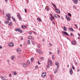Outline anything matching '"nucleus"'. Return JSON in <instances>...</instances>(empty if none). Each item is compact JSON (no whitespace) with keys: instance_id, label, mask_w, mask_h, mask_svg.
Masks as SVG:
<instances>
[{"instance_id":"f257e3e1","label":"nucleus","mask_w":80,"mask_h":80,"mask_svg":"<svg viewBox=\"0 0 80 80\" xmlns=\"http://www.w3.org/2000/svg\"><path fill=\"white\" fill-rule=\"evenodd\" d=\"M6 18L8 20H10V17L11 15L10 14H6Z\"/></svg>"},{"instance_id":"f03ea898","label":"nucleus","mask_w":80,"mask_h":80,"mask_svg":"<svg viewBox=\"0 0 80 80\" xmlns=\"http://www.w3.org/2000/svg\"><path fill=\"white\" fill-rule=\"evenodd\" d=\"M17 16L18 17V18L19 20H20V21H22V18L21 17V16H20V13H18L17 15Z\"/></svg>"},{"instance_id":"7ed1b4c3","label":"nucleus","mask_w":80,"mask_h":80,"mask_svg":"<svg viewBox=\"0 0 80 80\" xmlns=\"http://www.w3.org/2000/svg\"><path fill=\"white\" fill-rule=\"evenodd\" d=\"M62 33L64 34V35H67V36H69V34L67 33V32H65V31H63Z\"/></svg>"},{"instance_id":"20e7f679","label":"nucleus","mask_w":80,"mask_h":80,"mask_svg":"<svg viewBox=\"0 0 80 80\" xmlns=\"http://www.w3.org/2000/svg\"><path fill=\"white\" fill-rule=\"evenodd\" d=\"M69 72L71 75H72L73 74V71L72 70V68H70V70H69Z\"/></svg>"},{"instance_id":"39448f33","label":"nucleus","mask_w":80,"mask_h":80,"mask_svg":"<svg viewBox=\"0 0 80 80\" xmlns=\"http://www.w3.org/2000/svg\"><path fill=\"white\" fill-rule=\"evenodd\" d=\"M8 45L9 47H13V42H11L9 43Z\"/></svg>"},{"instance_id":"423d86ee","label":"nucleus","mask_w":80,"mask_h":80,"mask_svg":"<svg viewBox=\"0 0 80 80\" xmlns=\"http://www.w3.org/2000/svg\"><path fill=\"white\" fill-rule=\"evenodd\" d=\"M72 44L74 45H76V42H75V40L72 41Z\"/></svg>"},{"instance_id":"0eeeda50","label":"nucleus","mask_w":80,"mask_h":80,"mask_svg":"<svg viewBox=\"0 0 80 80\" xmlns=\"http://www.w3.org/2000/svg\"><path fill=\"white\" fill-rule=\"evenodd\" d=\"M55 10L56 12H57L58 13H60V10H59V9H58V8H56Z\"/></svg>"},{"instance_id":"6e6552de","label":"nucleus","mask_w":80,"mask_h":80,"mask_svg":"<svg viewBox=\"0 0 80 80\" xmlns=\"http://www.w3.org/2000/svg\"><path fill=\"white\" fill-rule=\"evenodd\" d=\"M55 65L57 66V67H58H58H59V65H60L59 63L58 62H56Z\"/></svg>"},{"instance_id":"1a4fd4ad","label":"nucleus","mask_w":80,"mask_h":80,"mask_svg":"<svg viewBox=\"0 0 80 80\" xmlns=\"http://www.w3.org/2000/svg\"><path fill=\"white\" fill-rule=\"evenodd\" d=\"M42 77H45L46 76V74L45 73H42V74L41 75Z\"/></svg>"},{"instance_id":"9d476101","label":"nucleus","mask_w":80,"mask_h":80,"mask_svg":"<svg viewBox=\"0 0 80 80\" xmlns=\"http://www.w3.org/2000/svg\"><path fill=\"white\" fill-rule=\"evenodd\" d=\"M58 70V67H57V68L56 69V70H55L54 72V73H57Z\"/></svg>"},{"instance_id":"9b49d317","label":"nucleus","mask_w":80,"mask_h":80,"mask_svg":"<svg viewBox=\"0 0 80 80\" xmlns=\"http://www.w3.org/2000/svg\"><path fill=\"white\" fill-rule=\"evenodd\" d=\"M37 20H38L39 22H42V19H41L40 18H37Z\"/></svg>"},{"instance_id":"f8f14e48","label":"nucleus","mask_w":80,"mask_h":80,"mask_svg":"<svg viewBox=\"0 0 80 80\" xmlns=\"http://www.w3.org/2000/svg\"><path fill=\"white\" fill-rule=\"evenodd\" d=\"M31 63V62L30 61H28V62H27V64L28 65H30V64Z\"/></svg>"},{"instance_id":"ddd939ff","label":"nucleus","mask_w":80,"mask_h":80,"mask_svg":"<svg viewBox=\"0 0 80 80\" xmlns=\"http://www.w3.org/2000/svg\"><path fill=\"white\" fill-rule=\"evenodd\" d=\"M50 20H51L52 21L53 20H54V19H55V18H54V17L52 16L50 17Z\"/></svg>"},{"instance_id":"4468645a","label":"nucleus","mask_w":80,"mask_h":80,"mask_svg":"<svg viewBox=\"0 0 80 80\" xmlns=\"http://www.w3.org/2000/svg\"><path fill=\"white\" fill-rule=\"evenodd\" d=\"M63 29L64 31H67V28H66V27H65V26L63 27Z\"/></svg>"},{"instance_id":"2eb2a0df","label":"nucleus","mask_w":80,"mask_h":80,"mask_svg":"<svg viewBox=\"0 0 80 80\" xmlns=\"http://www.w3.org/2000/svg\"><path fill=\"white\" fill-rule=\"evenodd\" d=\"M73 2L75 4H77L78 2V0H74Z\"/></svg>"},{"instance_id":"dca6fc26","label":"nucleus","mask_w":80,"mask_h":80,"mask_svg":"<svg viewBox=\"0 0 80 80\" xmlns=\"http://www.w3.org/2000/svg\"><path fill=\"white\" fill-rule=\"evenodd\" d=\"M69 30H71L72 32H73V28H69Z\"/></svg>"},{"instance_id":"f3484780","label":"nucleus","mask_w":80,"mask_h":80,"mask_svg":"<svg viewBox=\"0 0 80 80\" xmlns=\"http://www.w3.org/2000/svg\"><path fill=\"white\" fill-rule=\"evenodd\" d=\"M19 32H20V33H22V30L20 29V28H19L18 29V30Z\"/></svg>"},{"instance_id":"a211bd4d","label":"nucleus","mask_w":80,"mask_h":80,"mask_svg":"<svg viewBox=\"0 0 80 80\" xmlns=\"http://www.w3.org/2000/svg\"><path fill=\"white\" fill-rule=\"evenodd\" d=\"M17 50L18 53H19V51H20V49L18 48L17 49Z\"/></svg>"},{"instance_id":"6ab92c4d","label":"nucleus","mask_w":80,"mask_h":80,"mask_svg":"<svg viewBox=\"0 0 80 80\" xmlns=\"http://www.w3.org/2000/svg\"><path fill=\"white\" fill-rule=\"evenodd\" d=\"M12 73L14 75H17V72L15 71L13 72Z\"/></svg>"},{"instance_id":"aec40b11","label":"nucleus","mask_w":80,"mask_h":80,"mask_svg":"<svg viewBox=\"0 0 80 80\" xmlns=\"http://www.w3.org/2000/svg\"><path fill=\"white\" fill-rule=\"evenodd\" d=\"M37 52L38 53H40L41 52H40V51L38 49L37 50Z\"/></svg>"},{"instance_id":"412c9836","label":"nucleus","mask_w":80,"mask_h":80,"mask_svg":"<svg viewBox=\"0 0 80 80\" xmlns=\"http://www.w3.org/2000/svg\"><path fill=\"white\" fill-rule=\"evenodd\" d=\"M13 58H15V56L13 55V56H11V58L12 60H13Z\"/></svg>"},{"instance_id":"4be33fe9","label":"nucleus","mask_w":80,"mask_h":80,"mask_svg":"<svg viewBox=\"0 0 80 80\" xmlns=\"http://www.w3.org/2000/svg\"><path fill=\"white\" fill-rule=\"evenodd\" d=\"M23 67L25 68L27 67V66H26V64H25V63H23Z\"/></svg>"},{"instance_id":"5701e85b","label":"nucleus","mask_w":80,"mask_h":80,"mask_svg":"<svg viewBox=\"0 0 80 80\" xmlns=\"http://www.w3.org/2000/svg\"><path fill=\"white\" fill-rule=\"evenodd\" d=\"M46 9L48 11H49V8L48 7H46Z\"/></svg>"},{"instance_id":"b1692460","label":"nucleus","mask_w":80,"mask_h":80,"mask_svg":"<svg viewBox=\"0 0 80 80\" xmlns=\"http://www.w3.org/2000/svg\"><path fill=\"white\" fill-rule=\"evenodd\" d=\"M28 43V45L30 44V40H28V42H27Z\"/></svg>"},{"instance_id":"393cba45","label":"nucleus","mask_w":80,"mask_h":80,"mask_svg":"<svg viewBox=\"0 0 80 80\" xmlns=\"http://www.w3.org/2000/svg\"><path fill=\"white\" fill-rule=\"evenodd\" d=\"M52 5H53V7H54L55 8H57V7L55 5V4H52Z\"/></svg>"},{"instance_id":"a878e982","label":"nucleus","mask_w":80,"mask_h":80,"mask_svg":"<svg viewBox=\"0 0 80 80\" xmlns=\"http://www.w3.org/2000/svg\"><path fill=\"white\" fill-rule=\"evenodd\" d=\"M49 67H50V64L48 65L46 67L47 68H49Z\"/></svg>"},{"instance_id":"bb28decb","label":"nucleus","mask_w":80,"mask_h":80,"mask_svg":"<svg viewBox=\"0 0 80 80\" xmlns=\"http://www.w3.org/2000/svg\"><path fill=\"white\" fill-rule=\"evenodd\" d=\"M4 22L5 23H7V24H8V21H5Z\"/></svg>"},{"instance_id":"cd10ccee","label":"nucleus","mask_w":80,"mask_h":80,"mask_svg":"<svg viewBox=\"0 0 80 80\" xmlns=\"http://www.w3.org/2000/svg\"><path fill=\"white\" fill-rule=\"evenodd\" d=\"M33 58H32L31 59V62H33Z\"/></svg>"},{"instance_id":"c85d7f7f","label":"nucleus","mask_w":80,"mask_h":80,"mask_svg":"<svg viewBox=\"0 0 80 80\" xmlns=\"http://www.w3.org/2000/svg\"><path fill=\"white\" fill-rule=\"evenodd\" d=\"M12 18L13 20V21H15V18H13V17H12Z\"/></svg>"},{"instance_id":"c756f323","label":"nucleus","mask_w":80,"mask_h":80,"mask_svg":"<svg viewBox=\"0 0 80 80\" xmlns=\"http://www.w3.org/2000/svg\"><path fill=\"white\" fill-rule=\"evenodd\" d=\"M22 28H25L26 27L25 26H22Z\"/></svg>"},{"instance_id":"7c9ffc66","label":"nucleus","mask_w":80,"mask_h":80,"mask_svg":"<svg viewBox=\"0 0 80 80\" xmlns=\"http://www.w3.org/2000/svg\"><path fill=\"white\" fill-rule=\"evenodd\" d=\"M41 60H44V58L43 57H42L41 58Z\"/></svg>"},{"instance_id":"2f4dec72","label":"nucleus","mask_w":80,"mask_h":80,"mask_svg":"<svg viewBox=\"0 0 80 80\" xmlns=\"http://www.w3.org/2000/svg\"><path fill=\"white\" fill-rule=\"evenodd\" d=\"M68 15L69 17H71L72 16V14L70 13H68Z\"/></svg>"},{"instance_id":"473e14b6","label":"nucleus","mask_w":80,"mask_h":80,"mask_svg":"<svg viewBox=\"0 0 80 80\" xmlns=\"http://www.w3.org/2000/svg\"><path fill=\"white\" fill-rule=\"evenodd\" d=\"M12 22H10L8 24L9 26H10V25H12Z\"/></svg>"},{"instance_id":"72a5a7b5","label":"nucleus","mask_w":80,"mask_h":80,"mask_svg":"<svg viewBox=\"0 0 80 80\" xmlns=\"http://www.w3.org/2000/svg\"><path fill=\"white\" fill-rule=\"evenodd\" d=\"M28 38L29 39H32V36H29V37H28Z\"/></svg>"},{"instance_id":"f704fd0d","label":"nucleus","mask_w":80,"mask_h":80,"mask_svg":"<svg viewBox=\"0 0 80 80\" xmlns=\"http://www.w3.org/2000/svg\"><path fill=\"white\" fill-rule=\"evenodd\" d=\"M9 77H12V74H11V73H10L9 75Z\"/></svg>"},{"instance_id":"c9c22d12","label":"nucleus","mask_w":80,"mask_h":80,"mask_svg":"<svg viewBox=\"0 0 80 80\" xmlns=\"http://www.w3.org/2000/svg\"><path fill=\"white\" fill-rule=\"evenodd\" d=\"M54 17L55 18H57L58 17L57 16V14H55Z\"/></svg>"},{"instance_id":"e433bc0d","label":"nucleus","mask_w":80,"mask_h":80,"mask_svg":"<svg viewBox=\"0 0 80 80\" xmlns=\"http://www.w3.org/2000/svg\"><path fill=\"white\" fill-rule=\"evenodd\" d=\"M68 21H70V18H68L67 19Z\"/></svg>"},{"instance_id":"4c0bfd02","label":"nucleus","mask_w":80,"mask_h":80,"mask_svg":"<svg viewBox=\"0 0 80 80\" xmlns=\"http://www.w3.org/2000/svg\"><path fill=\"white\" fill-rule=\"evenodd\" d=\"M24 10H25V13H27V9H25Z\"/></svg>"},{"instance_id":"58836bf2","label":"nucleus","mask_w":80,"mask_h":80,"mask_svg":"<svg viewBox=\"0 0 80 80\" xmlns=\"http://www.w3.org/2000/svg\"><path fill=\"white\" fill-rule=\"evenodd\" d=\"M66 18H67V19L68 18H69V17H68V16H67L66 17Z\"/></svg>"},{"instance_id":"ea45409f","label":"nucleus","mask_w":80,"mask_h":80,"mask_svg":"<svg viewBox=\"0 0 80 80\" xmlns=\"http://www.w3.org/2000/svg\"><path fill=\"white\" fill-rule=\"evenodd\" d=\"M72 67L73 70H75V68L74 67H73V66H72Z\"/></svg>"},{"instance_id":"a19ab883","label":"nucleus","mask_w":80,"mask_h":80,"mask_svg":"<svg viewBox=\"0 0 80 80\" xmlns=\"http://www.w3.org/2000/svg\"><path fill=\"white\" fill-rule=\"evenodd\" d=\"M29 34H30V35L32 34V32H29Z\"/></svg>"},{"instance_id":"79ce46f5","label":"nucleus","mask_w":80,"mask_h":80,"mask_svg":"<svg viewBox=\"0 0 80 80\" xmlns=\"http://www.w3.org/2000/svg\"><path fill=\"white\" fill-rule=\"evenodd\" d=\"M15 31H16V32H17V31H18V29H15Z\"/></svg>"},{"instance_id":"37998d69","label":"nucleus","mask_w":80,"mask_h":80,"mask_svg":"<svg viewBox=\"0 0 80 80\" xmlns=\"http://www.w3.org/2000/svg\"><path fill=\"white\" fill-rule=\"evenodd\" d=\"M59 52H60V51H59V50H58V54H59Z\"/></svg>"},{"instance_id":"c03bdc74","label":"nucleus","mask_w":80,"mask_h":80,"mask_svg":"<svg viewBox=\"0 0 80 80\" xmlns=\"http://www.w3.org/2000/svg\"><path fill=\"white\" fill-rule=\"evenodd\" d=\"M1 79H3V76L1 77Z\"/></svg>"},{"instance_id":"a18cd8bd","label":"nucleus","mask_w":80,"mask_h":80,"mask_svg":"<svg viewBox=\"0 0 80 80\" xmlns=\"http://www.w3.org/2000/svg\"><path fill=\"white\" fill-rule=\"evenodd\" d=\"M75 26H76V28H78V26H77V25L76 24H75Z\"/></svg>"},{"instance_id":"49530a36","label":"nucleus","mask_w":80,"mask_h":80,"mask_svg":"<svg viewBox=\"0 0 80 80\" xmlns=\"http://www.w3.org/2000/svg\"><path fill=\"white\" fill-rule=\"evenodd\" d=\"M54 56L53 55H52V59H54V57H53Z\"/></svg>"},{"instance_id":"de8ad7c7","label":"nucleus","mask_w":80,"mask_h":80,"mask_svg":"<svg viewBox=\"0 0 80 80\" xmlns=\"http://www.w3.org/2000/svg\"><path fill=\"white\" fill-rule=\"evenodd\" d=\"M35 68H38V66H36L35 67Z\"/></svg>"},{"instance_id":"09e8293b","label":"nucleus","mask_w":80,"mask_h":80,"mask_svg":"<svg viewBox=\"0 0 80 80\" xmlns=\"http://www.w3.org/2000/svg\"><path fill=\"white\" fill-rule=\"evenodd\" d=\"M73 8H76V7L75 6H73Z\"/></svg>"},{"instance_id":"8fccbe9b","label":"nucleus","mask_w":80,"mask_h":80,"mask_svg":"<svg viewBox=\"0 0 80 80\" xmlns=\"http://www.w3.org/2000/svg\"><path fill=\"white\" fill-rule=\"evenodd\" d=\"M70 35H71L72 36H73V34L72 33H71L70 34Z\"/></svg>"},{"instance_id":"3c124183","label":"nucleus","mask_w":80,"mask_h":80,"mask_svg":"<svg viewBox=\"0 0 80 80\" xmlns=\"http://www.w3.org/2000/svg\"><path fill=\"white\" fill-rule=\"evenodd\" d=\"M38 65H40V62H39V61H38Z\"/></svg>"},{"instance_id":"603ef678","label":"nucleus","mask_w":80,"mask_h":80,"mask_svg":"<svg viewBox=\"0 0 80 80\" xmlns=\"http://www.w3.org/2000/svg\"><path fill=\"white\" fill-rule=\"evenodd\" d=\"M0 48H1V49L2 48V47L1 46H0Z\"/></svg>"},{"instance_id":"864d4df0","label":"nucleus","mask_w":80,"mask_h":80,"mask_svg":"<svg viewBox=\"0 0 80 80\" xmlns=\"http://www.w3.org/2000/svg\"><path fill=\"white\" fill-rule=\"evenodd\" d=\"M49 54H50V55H51V54H52V52H49Z\"/></svg>"},{"instance_id":"5fc2aeb1","label":"nucleus","mask_w":80,"mask_h":80,"mask_svg":"<svg viewBox=\"0 0 80 80\" xmlns=\"http://www.w3.org/2000/svg\"><path fill=\"white\" fill-rule=\"evenodd\" d=\"M50 65H51V66H52V62H51Z\"/></svg>"},{"instance_id":"6e6d98bb","label":"nucleus","mask_w":80,"mask_h":80,"mask_svg":"<svg viewBox=\"0 0 80 80\" xmlns=\"http://www.w3.org/2000/svg\"><path fill=\"white\" fill-rule=\"evenodd\" d=\"M50 63H52V61L50 60Z\"/></svg>"},{"instance_id":"4d7b16f0","label":"nucleus","mask_w":80,"mask_h":80,"mask_svg":"<svg viewBox=\"0 0 80 80\" xmlns=\"http://www.w3.org/2000/svg\"><path fill=\"white\" fill-rule=\"evenodd\" d=\"M53 23L54 25H55V22H54V21L53 22Z\"/></svg>"},{"instance_id":"13d9d810","label":"nucleus","mask_w":80,"mask_h":80,"mask_svg":"<svg viewBox=\"0 0 80 80\" xmlns=\"http://www.w3.org/2000/svg\"><path fill=\"white\" fill-rule=\"evenodd\" d=\"M49 45H50V46H52V44L51 43H50Z\"/></svg>"},{"instance_id":"bf43d9fd","label":"nucleus","mask_w":80,"mask_h":80,"mask_svg":"<svg viewBox=\"0 0 80 80\" xmlns=\"http://www.w3.org/2000/svg\"><path fill=\"white\" fill-rule=\"evenodd\" d=\"M23 38H21V40H23Z\"/></svg>"},{"instance_id":"052dcab7","label":"nucleus","mask_w":80,"mask_h":80,"mask_svg":"<svg viewBox=\"0 0 80 80\" xmlns=\"http://www.w3.org/2000/svg\"><path fill=\"white\" fill-rule=\"evenodd\" d=\"M58 17L59 18H60V15H58Z\"/></svg>"},{"instance_id":"680f3d73","label":"nucleus","mask_w":80,"mask_h":80,"mask_svg":"<svg viewBox=\"0 0 80 80\" xmlns=\"http://www.w3.org/2000/svg\"><path fill=\"white\" fill-rule=\"evenodd\" d=\"M50 15L51 17H52V14L51 13L50 14Z\"/></svg>"},{"instance_id":"e2e57ef3","label":"nucleus","mask_w":80,"mask_h":80,"mask_svg":"<svg viewBox=\"0 0 80 80\" xmlns=\"http://www.w3.org/2000/svg\"><path fill=\"white\" fill-rule=\"evenodd\" d=\"M78 72L80 71V69H78Z\"/></svg>"},{"instance_id":"0e129e2a","label":"nucleus","mask_w":80,"mask_h":80,"mask_svg":"<svg viewBox=\"0 0 80 80\" xmlns=\"http://www.w3.org/2000/svg\"><path fill=\"white\" fill-rule=\"evenodd\" d=\"M5 2H8V0H5Z\"/></svg>"},{"instance_id":"69168bd1","label":"nucleus","mask_w":80,"mask_h":80,"mask_svg":"<svg viewBox=\"0 0 80 80\" xmlns=\"http://www.w3.org/2000/svg\"><path fill=\"white\" fill-rule=\"evenodd\" d=\"M20 47H22V45L20 44Z\"/></svg>"},{"instance_id":"338daca9","label":"nucleus","mask_w":80,"mask_h":80,"mask_svg":"<svg viewBox=\"0 0 80 80\" xmlns=\"http://www.w3.org/2000/svg\"><path fill=\"white\" fill-rule=\"evenodd\" d=\"M67 67L68 68L69 67V65H68Z\"/></svg>"},{"instance_id":"774afa93","label":"nucleus","mask_w":80,"mask_h":80,"mask_svg":"<svg viewBox=\"0 0 80 80\" xmlns=\"http://www.w3.org/2000/svg\"><path fill=\"white\" fill-rule=\"evenodd\" d=\"M80 37H78V39H80Z\"/></svg>"}]
</instances>
